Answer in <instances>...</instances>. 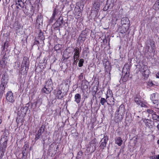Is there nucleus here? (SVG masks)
Returning <instances> with one entry per match:
<instances>
[{
    "label": "nucleus",
    "mask_w": 159,
    "mask_h": 159,
    "mask_svg": "<svg viewBox=\"0 0 159 159\" xmlns=\"http://www.w3.org/2000/svg\"><path fill=\"white\" fill-rule=\"evenodd\" d=\"M157 143L158 144H159V140H157Z\"/></svg>",
    "instance_id": "54"
},
{
    "label": "nucleus",
    "mask_w": 159,
    "mask_h": 159,
    "mask_svg": "<svg viewBox=\"0 0 159 159\" xmlns=\"http://www.w3.org/2000/svg\"><path fill=\"white\" fill-rule=\"evenodd\" d=\"M41 33H40V34H39V35H41Z\"/></svg>",
    "instance_id": "56"
},
{
    "label": "nucleus",
    "mask_w": 159,
    "mask_h": 159,
    "mask_svg": "<svg viewBox=\"0 0 159 159\" xmlns=\"http://www.w3.org/2000/svg\"><path fill=\"white\" fill-rule=\"evenodd\" d=\"M29 60L27 57H25L23 58V60L22 63L21 65L22 66H25V70H28L29 69Z\"/></svg>",
    "instance_id": "5"
},
{
    "label": "nucleus",
    "mask_w": 159,
    "mask_h": 159,
    "mask_svg": "<svg viewBox=\"0 0 159 159\" xmlns=\"http://www.w3.org/2000/svg\"><path fill=\"white\" fill-rule=\"evenodd\" d=\"M149 45L152 49V52H154L156 49L155 42L153 41H151L150 42Z\"/></svg>",
    "instance_id": "22"
},
{
    "label": "nucleus",
    "mask_w": 159,
    "mask_h": 159,
    "mask_svg": "<svg viewBox=\"0 0 159 159\" xmlns=\"http://www.w3.org/2000/svg\"><path fill=\"white\" fill-rule=\"evenodd\" d=\"M119 111L121 112H124L125 111V107L124 105L122 104L120 105L116 112L119 113Z\"/></svg>",
    "instance_id": "28"
},
{
    "label": "nucleus",
    "mask_w": 159,
    "mask_h": 159,
    "mask_svg": "<svg viewBox=\"0 0 159 159\" xmlns=\"http://www.w3.org/2000/svg\"><path fill=\"white\" fill-rule=\"evenodd\" d=\"M56 48V46H55V48Z\"/></svg>",
    "instance_id": "57"
},
{
    "label": "nucleus",
    "mask_w": 159,
    "mask_h": 159,
    "mask_svg": "<svg viewBox=\"0 0 159 159\" xmlns=\"http://www.w3.org/2000/svg\"><path fill=\"white\" fill-rule=\"evenodd\" d=\"M44 128L45 126L43 125H42L40 129L38 130V133L41 134H42L44 131Z\"/></svg>",
    "instance_id": "34"
},
{
    "label": "nucleus",
    "mask_w": 159,
    "mask_h": 159,
    "mask_svg": "<svg viewBox=\"0 0 159 159\" xmlns=\"http://www.w3.org/2000/svg\"><path fill=\"white\" fill-rule=\"evenodd\" d=\"M107 95H109L110 96H111V98L113 99V100L112 101V102L113 103H114V99L113 97V94L112 91L109 89H108L107 91Z\"/></svg>",
    "instance_id": "26"
},
{
    "label": "nucleus",
    "mask_w": 159,
    "mask_h": 159,
    "mask_svg": "<svg viewBox=\"0 0 159 159\" xmlns=\"http://www.w3.org/2000/svg\"><path fill=\"white\" fill-rule=\"evenodd\" d=\"M129 21L127 18H123L121 20V24H122V25H129Z\"/></svg>",
    "instance_id": "15"
},
{
    "label": "nucleus",
    "mask_w": 159,
    "mask_h": 159,
    "mask_svg": "<svg viewBox=\"0 0 159 159\" xmlns=\"http://www.w3.org/2000/svg\"><path fill=\"white\" fill-rule=\"evenodd\" d=\"M157 156V159H159V154Z\"/></svg>",
    "instance_id": "51"
},
{
    "label": "nucleus",
    "mask_w": 159,
    "mask_h": 159,
    "mask_svg": "<svg viewBox=\"0 0 159 159\" xmlns=\"http://www.w3.org/2000/svg\"><path fill=\"white\" fill-rule=\"evenodd\" d=\"M156 76L157 78H159V72L157 73L156 74Z\"/></svg>",
    "instance_id": "48"
},
{
    "label": "nucleus",
    "mask_w": 159,
    "mask_h": 159,
    "mask_svg": "<svg viewBox=\"0 0 159 159\" xmlns=\"http://www.w3.org/2000/svg\"><path fill=\"white\" fill-rule=\"evenodd\" d=\"M153 104L155 105V107L156 108L159 109V100L155 101L153 102Z\"/></svg>",
    "instance_id": "35"
},
{
    "label": "nucleus",
    "mask_w": 159,
    "mask_h": 159,
    "mask_svg": "<svg viewBox=\"0 0 159 159\" xmlns=\"http://www.w3.org/2000/svg\"><path fill=\"white\" fill-rule=\"evenodd\" d=\"M39 38L40 39H44L43 36H39Z\"/></svg>",
    "instance_id": "50"
},
{
    "label": "nucleus",
    "mask_w": 159,
    "mask_h": 159,
    "mask_svg": "<svg viewBox=\"0 0 159 159\" xmlns=\"http://www.w3.org/2000/svg\"><path fill=\"white\" fill-rule=\"evenodd\" d=\"M25 66H23L22 65H21L20 69V71L21 74L23 72L24 74L26 73L27 72V70H25Z\"/></svg>",
    "instance_id": "37"
},
{
    "label": "nucleus",
    "mask_w": 159,
    "mask_h": 159,
    "mask_svg": "<svg viewBox=\"0 0 159 159\" xmlns=\"http://www.w3.org/2000/svg\"><path fill=\"white\" fill-rule=\"evenodd\" d=\"M15 29L16 33L18 35L22 34L23 33V29L20 25H17V26L15 28Z\"/></svg>",
    "instance_id": "12"
},
{
    "label": "nucleus",
    "mask_w": 159,
    "mask_h": 159,
    "mask_svg": "<svg viewBox=\"0 0 159 159\" xmlns=\"http://www.w3.org/2000/svg\"><path fill=\"white\" fill-rule=\"evenodd\" d=\"M78 58H76L75 57V58H74V57L73 56V58H74L73 63L74 64L76 65L77 64V62L78 61Z\"/></svg>",
    "instance_id": "41"
},
{
    "label": "nucleus",
    "mask_w": 159,
    "mask_h": 159,
    "mask_svg": "<svg viewBox=\"0 0 159 159\" xmlns=\"http://www.w3.org/2000/svg\"><path fill=\"white\" fill-rule=\"evenodd\" d=\"M8 47L7 43L6 42H5L4 43L3 45V48L4 49H5V48H7Z\"/></svg>",
    "instance_id": "46"
},
{
    "label": "nucleus",
    "mask_w": 159,
    "mask_h": 159,
    "mask_svg": "<svg viewBox=\"0 0 159 159\" xmlns=\"http://www.w3.org/2000/svg\"><path fill=\"white\" fill-rule=\"evenodd\" d=\"M93 7L96 9L93 12L95 13V15L94 16L96 17L98 13V11L100 7V3L98 2H94L93 4Z\"/></svg>",
    "instance_id": "11"
},
{
    "label": "nucleus",
    "mask_w": 159,
    "mask_h": 159,
    "mask_svg": "<svg viewBox=\"0 0 159 159\" xmlns=\"http://www.w3.org/2000/svg\"><path fill=\"white\" fill-rule=\"evenodd\" d=\"M152 117L153 120H159V111L157 112H154V113L152 115Z\"/></svg>",
    "instance_id": "18"
},
{
    "label": "nucleus",
    "mask_w": 159,
    "mask_h": 159,
    "mask_svg": "<svg viewBox=\"0 0 159 159\" xmlns=\"http://www.w3.org/2000/svg\"><path fill=\"white\" fill-rule=\"evenodd\" d=\"M125 68H123V71H122V73H124L125 72Z\"/></svg>",
    "instance_id": "52"
},
{
    "label": "nucleus",
    "mask_w": 159,
    "mask_h": 159,
    "mask_svg": "<svg viewBox=\"0 0 159 159\" xmlns=\"http://www.w3.org/2000/svg\"><path fill=\"white\" fill-rule=\"evenodd\" d=\"M134 100L135 102L138 105H139L141 102L139 98L138 97H134Z\"/></svg>",
    "instance_id": "36"
},
{
    "label": "nucleus",
    "mask_w": 159,
    "mask_h": 159,
    "mask_svg": "<svg viewBox=\"0 0 159 159\" xmlns=\"http://www.w3.org/2000/svg\"><path fill=\"white\" fill-rule=\"evenodd\" d=\"M129 27V25H127L126 27L124 25H122L121 26L122 29L120 31V32L122 33H125L128 29Z\"/></svg>",
    "instance_id": "25"
},
{
    "label": "nucleus",
    "mask_w": 159,
    "mask_h": 159,
    "mask_svg": "<svg viewBox=\"0 0 159 159\" xmlns=\"http://www.w3.org/2000/svg\"><path fill=\"white\" fill-rule=\"evenodd\" d=\"M7 58L6 57H3L0 62V64L2 67L5 66L7 63Z\"/></svg>",
    "instance_id": "24"
},
{
    "label": "nucleus",
    "mask_w": 159,
    "mask_h": 159,
    "mask_svg": "<svg viewBox=\"0 0 159 159\" xmlns=\"http://www.w3.org/2000/svg\"><path fill=\"white\" fill-rule=\"evenodd\" d=\"M84 62V60L83 59H80L78 63V66L80 67H82L83 65V63Z\"/></svg>",
    "instance_id": "38"
},
{
    "label": "nucleus",
    "mask_w": 159,
    "mask_h": 159,
    "mask_svg": "<svg viewBox=\"0 0 159 159\" xmlns=\"http://www.w3.org/2000/svg\"><path fill=\"white\" fill-rule=\"evenodd\" d=\"M63 22V17H59L55 23L56 26L58 27L60 26L62 24Z\"/></svg>",
    "instance_id": "13"
},
{
    "label": "nucleus",
    "mask_w": 159,
    "mask_h": 159,
    "mask_svg": "<svg viewBox=\"0 0 159 159\" xmlns=\"http://www.w3.org/2000/svg\"><path fill=\"white\" fill-rule=\"evenodd\" d=\"M43 16L42 15L39 14L38 15L37 19H36V24L40 27L43 25Z\"/></svg>",
    "instance_id": "9"
},
{
    "label": "nucleus",
    "mask_w": 159,
    "mask_h": 159,
    "mask_svg": "<svg viewBox=\"0 0 159 159\" xmlns=\"http://www.w3.org/2000/svg\"><path fill=\"white\" fill-rule=\"evenodd\" d=\"M42 102V100L41 99H39L37 101V104L39 103V106L41 104Z\"/></svg>",
    "instance_id": "44"
},
{
    "label": "nucleus",
    "mask_w": 159,
    "mask_h": 159,
    "mask_svg": "<svg viewBox=\"0 0 159 159\" xmlns=\"http://www.w3.org/2000/svg\"><path fill=\"white\" fill-rule=\"evenodd\" d=\"M123 117V116L119 113L116 112L115 117L114 118V121L116 123L120 122Z\"/></svg>",
    "instance_id": "8"
},
{
    "label": "nucleus",
    "mask_w": 159,
    "mask_h": 159,
    "mask_svg": "<svg viewBox=\"0 0 159 159\" xmlns=\"http://www.w3.org/2000/svg\"><path fill=\"white\" fill-rule=\"evenodd\" d=\"M51 83V82H47L46 83V84L45 86L48 88H50V87H50L51 88H52Z\"/></svg>",
    "instance_id": "39"
},
{
    "label": "nucleus",
    "mask_w": 159,
    "mask_h": 159,
    "mask_svg": "<svg viewBox=\"0 0 159 159\" xmlns=\"http://www.w3.org/2000/svg\"><path fill=\"white\" fill-rule=\"evenodd\" d=\"M107 102L108 105L110 104L108 102V100H106L105 98H101L100 100V102L102 105L104 106L105 103Z\"/></svg>",
    "instance_id": "30"
},
{
    "label": "nucleus",
    "mask_w": 159,
    "mask_h": 159,
    "mask_svg": "<svg viewBox=\"0 0 159 159\" xmlns=\"http://www.w3.org/2000/svg\"><path fill=\"white\" fill-rule=\"evenodd\" d=\"M82 76H81L82 77ZM81 77V75H80L79 76V77Z\"/></svg>",
    "instance_id": "55"
},
{
    "label": "nucleus",
    "mask_w": 159,
    "mask_h": 159,
    "mask_svg": "<svg viewBox=\"0 0 159 159\" xmlns=\"http://www.w3.org/2000/svg\"><path fill=\"white\" fill-rule=\"evenodd\" d=\"M150 159H157V156H152L150 157Z\"/></svg>",
    "instance_id": "47"
},
{
    "label": "nucleus",
    "mask_w": 159,
    "mask_h": 159,
    "mask_svg": "<svg viewBox=\"0 0 159 159\" xmlns=\"http://www.w3.org/2000/svg\"><path fill=\"white\" fill-rule=\"evenodd\" d=\"M108 139V137L107 136H104V138L101 139L100 145L101 148L103 149L104 148L106 147Z\"/></svg>",
    "instance_id": "6"
},
{
    "label": "nucleus",
    "mask_w": 159,
    "mask_h": 159,
    "mask_svg": "<svg viewBox=\"0 0 159 159\" xmlns=\"http://www.w3.org/2000/svg\"><path fill=\"white\" fill-rule=\"evenodd\" d=\"M83 155V152L81 151H80L78 152L77 158H79Z\"/></svg>",
    "instance_id": "40"
},
{
    "label": "nucleus",
    "mask_w": 159,
    "mask_h": 159,
    "mask_svg": "<svg viewBox=\"0 0 159 159\" xmlns=\"http://www.w3.org/2000/svg\"><path fill=\"white\" fill-rule=\"evenodd\" d=\"M139 105H140L142 107H147L148 106L147 103L145 102L141 101Z\"/></svg>",
    "instance_id": "32"
},
{
    "label": "nucleus",
    "mask_w": 159,
    "mask_h": 159,
    "mask_svg": "<svg viewBox=\"0 0 159 159\" xmlns=\"http://www.w3.org/2000/svg\"><path fill=\"white\" fill-rule=\"evenodd\" d=\"M41 135V134H40L38 133L37 135L35 136V139L36 140L38 139L39 138L40 136Z\"/></svg>",
    "instance_id": "43"
},
{
    "label": "nucleus",
    "mask_w": 159,
    "mask_h": 159,
    "mask_svg": "<svg viewBox=\"0 0 159 159\" xmlns=\"http://www.w3.org/2000/svg\"><path fill=\"white\" fill-rule=\"evenodd\" d=\"M25 108L26 109V111H27V110H28V108L27 107H25Z\"/></svg>",
    "instance_id": "53"
},
{
    "label": "nucleus",
    "mask_w": 159,
    "mask_h": 159,
    "mask_svg": "<svg viewBox=\"0 0 159 159\" xmlns=\"http://www.w3.org/2000/svg\"><path fill=\"white\" fill-rule=\"evenodd\" d=\"M16 7L18 9H20V7L23 8V7H25H25V4H24V2L21 0H17L16 2Z\"/></svg>",
    "instance_id": "10"
},
{
    "label": "nucleus",
    "mask_w": 159,
    "mask_h": 159,
    "mask_svg": "<svg viewBox=\"0 0 159 159\" xmlns=\"http://www.w3.org/2000/svg\"><path fill=\"white\" fill-rule=\"evenodd\" d=\"M23 11L27 16L32 17L34 12V7L30 3L27 4L25 7H23Z\"/></svg>",
    "instance_id": "1"
},
{
    "label": "nucleus",
    "mask_w": 159,
    "mask_h": 159,
    "mask_svg": "<svg viewBox=\"0 0 159 159\" xmlns=\"http://www.w3.org/2000/svg\"><path fill=\"white\" fill-rule=\"evenodd\" d=\"M147 111L149 114H152L154 113L155 111H154L152 109H148Z\"/></svg>",
    "instance_id": "42"
},
{
    "label": "nucleus",
    "mask_w": 159,
    "mask_h": 159,
    "mask_svg": "<svg viewBox=\"0 0 159 159\" xmlns=\"http://www.w3.org/2000/svg\"><path fill=\"white\" fill-rule=\"evenodd\" d=\"M156 95L157 94L155 93H153L151 95L150 99L152 101L153 103L154 101L157 100V98Z\"/></svg>",
    "instance_id": "27"
},
{
    "label": "nucleus",
    "mask_w": 159,
    "mask_h": 159,
    "mask_svg": "<svg viewBox=\"0 0 159 159\" xmlns=\"http://www.w3.org/2000/svg\"><path fill=\"white\" fill-rule=\"evenodd\" d=\"M86 37L85 34H81L79 36L78 40L80 42H84L85 40Z\"/></svg>",
    "instance_id": "23"
},
{
    "label": "nucleus",
    "mask_w": 159,
    "mask_h": 159,
    "mask_svg": "<svg viewBox=\"0 0 159 159\" xmlns=\"http://www.w3.org/2000/svg\"><path fill=\"white\" fill-rule=\"evenodd\" d=\"M65 95V94L64 93H62L60 90H59L57 91V96L58 99H62V98L64 97Z\"/></svg>",
    "instance_id": "14"
},
{
    "label": "nucleus",
    "mask_w": 159,
    "mask_h": 159,
    "mask_svg": "<svg viewBox=\"0 0 159 159\" xmlns=\"http://www.w3.org/2000/svg\"><path fill=\"white\" fill-rule=\"evenodd\" d=\"M7 141L8 139L7 138V137L4 136L1 138L0 141V144H1L0 150L2 151L3 154L5 152V149L7 146Z\"/></svg>",
    "instance_id": "2"
},
{
    "label": "nucleus",
    "mask_w": 159,
    "mask_h": 159,
    "mask_svg": "<svg viewBox=\"0 0 159 159\" xmlns=\"http://www.w3.org/2000/svg\"><path fill=\"white\" fill-rule=\"evenodd\" d=\"M129 70H127L123 77L122 80L124 82H126L129 79Z\"/></svg>",
    "instance_id": "20"
},
{
    "label": "nucleus",
    "mask_w": 159,
    "mask_h": 159,
    "mask_svg": "<svg viewBox=\"0 0 159 159\" xmlns=\"http://www.w3.org/2000/svg\"><path fill=\"white\" fill-rule=\"evenodd\" d=\"M5 75H3L2 78L1 79V84L0 86V89L1 90L4 91L6 88V86L7 84V82L5 81Z\"/></svg>",
    "instance_id": "7"
},
{
    "label": "nucleus",
    "mask_w": 159,
    "mask_h": 159,
    "mask_svg": "<svg viewBox=\"0 0 159 159\" xmlns=\"http://www.w3.org/2000/svg\"><path fill=\"white\" fill-rule=\"evenodd\" d=\"M141 73L145 77H148L149 74V70L148 69L147 66L143 65L140 70Z\"/></svg>",
    "instance_id": "4"
},
{
    "label": "nucleus",
    "mask_w": 159,
    "mask_h": 159,
    "mask_svg": "<svg viewBox=\"0 0 159 159\" xmlns=\"http://www.w3.org/2000/svg\"><path fill=\"white\" fill-rule=\"evenodd\" d=\"M154 8L155 7V9L157 10L159 9V0H157L154 5Z\"/></svg>",
    "instance_id": "33"
},
{
    "label": "nucleus",
    "mask_w": 159,
    "mask_h": 159,
    "mask_svg": "<svg viewBox=\"0 0 159 159\" xmlns=\"http://www.w3.org/2000/svg\"><path fill=\"white\" fill-rule=\"evenodd\" d=\"M122 141L121 138L120 137H119L116 140L115 142L119 146H120L122 144Z\"/></svg>",
    "instance_id": "29"
},
{
    "label": "nucleus",
    "mask_w": 159,
    "mask_h": 159,
    "mask_svg": "<svg viewBox=\"0 0 159 159\" xmlns=\"http://www.w3.org/2000/svg\"><path fill=\"white\" fill-rule=\"evenodd\" d=\"M58 12V10H57L56 8H55L53 11V14L52 15V19H54L56 16L57 15Z\"/></svg>",
    "instance_id": "31"
},
{
    "label": "nucleus",
    "mask_w": 159,
    "mask_h": 159,
    "mask_svg": "<svg viewBox=\"0 0 159 159\" xmlns=\"http://www.w3.org/2000/svg\"><path fill=\"white\" fill-rule=\"evenodd\" d=\"M144 122L145 123L146 126H147L149 128H152V121L148 120H145L144 121Z\"/></svg>",
    "instance_id": "19"
},
{
    "label": "nucleus",
    "mask_w": 159,
    "mask_h": 159,
    "mask_svg": "<svg viewBox=\"0 0 159 159\" xmlns=\"http://www.w3.org/2000/svg\"><path fill=\"white\" fill-rule=\"evenodd\" d=\"M81 98L80 95L79 93H77L75 96V101L77 103H79L80 102Z\"/></svg>",
    "instance_id": "21"
},
{
    "label": "nucleus",
    "mask_w": 159,
    "mask_h": 159,
    "mask_svg": "<svg viewBox=\"0 0 159 159\" xmlns=\"http://www.w3.org/2000/svg\"><path fill=\"white\" fill-rule=\"evenodd\" d=\"M74 51L75 52L73 56L74 57V58H75V57L76 58H79L80 56V52L79 48L78 47H76L74 49Z\"/></svg>",
    "instance_id": "17"
},
{
    "label": "nucleus",
    "mask_w": 159,
    "mask_h": 159,
    "mask_svg": "<svg viewBox=\"0 0 159 159\" xmlns=\"http://www.w3.org/2000/svg\"><path fill=\"white\" fill-rule=\"evenodd\" d=\"M148 84L149 87H152L153 86V85H154V84H153V83L152 81L148 82Z\"/></svg>",
    "instance_id": "45"
},
{
    "label": "nucleus",
    "mask_w": 159,
    "mask_h": 159,
    "mask_svg": "<svg viewBox=\"0 0 159 159\" xmlns=\"http://www.w3.org/2000/svg\"><path fill=\"white\" fill-rule=\"evenodd\" d=\"M6 99L7 102L13 103L15 101L13 93L11 91H9L7 93L6 95Z\"/></svg>",
    "instance_id": "3"
},
{
    "label": "nucleus",
    "mask_w": 159,
    "mask_h": 159,
    "mask_svg": "<svg viewBox=\"0 0 159 159\" xmlns=\"http://www.w3.org/2000/svg\"><path fill=\"white\" fill-rule=\"evenodd\" d=\"M106 99L107 100V98H108L109 97H111V96H110L109 95H107V94H106Z\"/></svg>",
    "instance_id": "49"
},
{
    "label": "nucleus",
    "mask_w": 159,
    "mask_h": 159,
    "mask_svg": "<svg viewBox=\"0 0 159 159\" xmlns=\"http://www.w3.org/2000/svg\"><path fill=\"white\" fill-rule=\"evenodd\" d=\"M49 87L50 88H48L45 86L44 88L42 89V92L47 94L49 93L52 90V88H51L50 87Z\"/></svg>",
    "instance_id": "16"
}]
</instances>
